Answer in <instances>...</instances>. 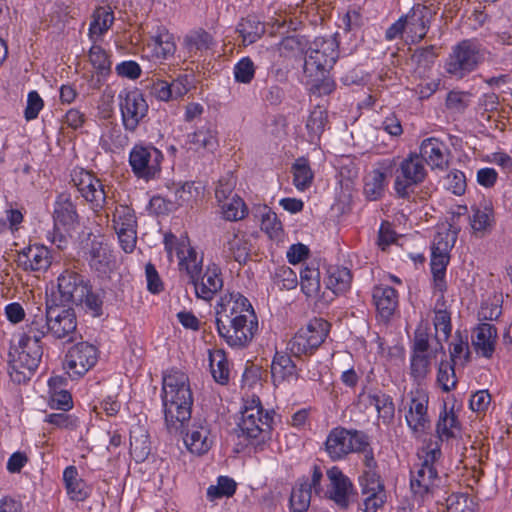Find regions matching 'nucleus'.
I'll use <instances>...</instances> for the list:
<instances>
[{
    "label": "nucleus",
    "instance_id": "obj_23",
    "mask_svg": "<svg viewBox=\"0 0 512 512\" xmlns=\"http://www.w3.org/2000/svg\"><path fill=\"white\" fill-rule=\"evenodd\" d=\"M402 17L405 19L406 30L412 42H420L423 40L430 28L432 18V15H429L428 6L422 3H416L408 13L402 15Z\"/></svg>",
    "mask_w": 512,
    "mask_h": 512
},
{
    "label": "nucleus",
    "instance_id": "obj_49",
    "mask_svg": "<svg viewBox=\"0 0 512 512\" xmlns=\"http://www.w3.org/2000/svg\"><path fill=\"white\" fill-rule=\"evenodd\" d=\"M89 61L98 76L106 77L111 72V61L107 52L99 45H93L89 51Z\"/></svg>",
    "mask_w": 512,
    "mask_h": 512
},
{
    "label": "nucleus",
    "instance_id": "obj_35",
    "mask_svg": "<svg viewBox=\"0 0 512 512\" xmlns=\"http://www.w3.org/2000/svg\"><path fill=\"white\" fill-rule=\"evenodd\" d=\"M249 246L244 236L235 233L227 232L224 236V243L222 247V256L226 260H235L239 263L245 262L248 257Z\"/></svg>",
    "mask_w": 512,
    "mask_h": 512
},
{
    "label": "nucleus",
    "instance_id": "obj_28",
    "mask_svg": "<svg viewBox=\"0 0 512 512\" xmlns=\"http://www.w3.org/2000/svg\"><path fill=\"white\" fill-rule=\"evenodd\" d=\"M47 306L49 305L47 304ZM48 334H50L48 307H46V311H43L40 307H36L34 313H29L26 330L23 332L20 339L40 344L41 339Z\"/></svg>",
    "mask_w": 512,
    "mask_h": 512
},
{
    "label": "nucleus",
    "instance_id": "obj_11",
    "mask_svg": "<svg viewBox=\"0 0 512 512\" xmlns=\"http://www.w3.org/2000/svg\"><path fill=\"white\" fill-rule=\"evenodd\" d=\"M329 333V323L322 318L311 319L289 341L287 349L295 357L312 355Z\"/></svg>",
    "mask_w": 512,
    "mask_h": 512
},
{
    "label": "nucleus",
    "instance_id": "obj_3",
    "mask_svg": "<svg viewBox=\"0 0 512 512\" xmlns=\"http://www.w3.org/2000/svg\"><path fill=\"white\" fill-rule=\"evenodd\" d=\"M273 412L264 410L260 398L256 395L243 399L241 419L238 422L239 437H243L256 448L270 439Z\"/></svg>",
    "mask_w": 512,
    "mask_h": 512
},
{
    "label": "nucleus",
    "instance_id": "obj_10",
    "mask_svg": "<svg viewBox=\"0 0 512 512\" xmlns=\"http://www.w3.org/2000/svg\"><path fill=\"white\" fill-rule=\"evenodd\" d=\"M366 445L365 432L338 426L329 431L324 449L332 461H340L351 453L363 450Z\"/></svg>",
    "mask_w": 512,
    "mask_h": 512
},
{
    "label": "nucleus",
    "instance_id": "obj_6",
    "mask_svg": "<svg viewBox=\"0 0 512 512\" xmlns=\"http://www.w3.org/2000/svg\"><path fill=\"white\" fill-rule=\"evenodd\" d=\"M485 48L476 39H464L452 46L445 62V71L455 79H462L475 71L484 59Z\"/></svg>",
    "mask_w": 512,
    "mask_h": 512
},
{
    "label": "nucleus",
    "instance_id": "obj_20",
    "mask_svg": "<svg viewBox=\"0 0 512 512\" xmlns=\"http://www.w3.org/2000/svg\"><path fill=\"white\" fill-rule=\"evenodd\" d=\"M194 287L197 298L211 301L223 288V276L221 268L216 263H210L205 270L190 282Z\"/></svg>",
    "mask_w": 512,
    "mask_h": 512
},
{
    "label": "nucleus",
    "instance_id": "obj_16",
    "mask_svg": "<svg viewBox=\"0 0 512 512\" xmlns=\"http://www.w3.org/2000/svg\"><path fill=\"white\" fill-rule=\"evenodd\" d=\"M71 182L93 211L100 212L104 209L107 192L102 180L84 169H74L71 173Z\"/></svg>",
    "mask_w": 512,
    "mask_h": 512
},
{
    "label": "nucleus",
    "instance_id": "obj_48",
    "mask_svg": "<svg viewBox=\"0 0 512 512\" xmlns=\"http://www.w3.org/2000/svg\"><path fill=\"white\" fill-rule=\"evenodd\" d=\"M219 205L223 218L228 221L241 220L247 214V207L238 195H233L231 199L223 201Z\"/></svg>",
    "mask_w": 512,
    "mask_h": 512
},
{
    "label": "nucleus",
    "instance_id": "obj_32",
    "mask_svg": "<svg viewBox=\"0 0 512 512\" xmlns=\"http://www.w3.org/2000/svg\"><path fill=\"white\" fill-rule=\"evenodd\" d=\"M178 269L185 274L188 283L195 279L203 270V255L199 254L190 244L182 245L178 252Z\"/></svg>",
    "mask_w": 512,
    "mask_h": 512
},
{
    "label": "nucleus",
    "instance_id": "obj_7",
    "mask_svg": "<svg viewBox=\"0 0 512 512\" xmlns=\"http://www.w3.org/2000/svg\"><path fill=\"white\" fill-rule=\"evenodd\" d=\"M339 57L338 42L334 37H317L306 51L303 72L307 78L324 76Z\"/></svg>",
    "mask_w": 512,
    "mask_h": 512
},
{
    "label": "nucleus",
    "instance_id": "obj_58",
    "mask_svg": "<svg viewBox=\"0 0 512 512\" xmlns=\"http://www.w3.org/2000/svg\"><path fill=\"white\" fill-rule=\"evenodd\" d=\"M236 186V179L232 173L221 177L215 189V197L218 203L231 199Z\"/></svg>",
    "mask_w": 512,
    "mask_h": 512
},
{
    "label": "nucleus",
    "instance_id": "obj_24",
    "mask_svg": "<svg viewBox=\"0 0 512 512\" xmlns=\"http://www.w3.org/2000/svg\"><path fill=\"white\" fill-rule=\"evenodd\" d=\"M326 474L329 480V487L325 495L339 507L347 508L349 505V495L353 490L350 479L337 466L328 469Z\"/></svg>",
    "mask_w": 512,
    "mask_h": 512
},
{
    "label": "nucleus",
    "instance_id": "obj_55",
    "mask_svg": "<svg viewBox=\"0 0 512 512\" xmlns=\"http://www.w3.org/2000/svg\"><path fill=\"white\" fill-rule=\"evenodd\" d=\"M210 369L214 380L220 384H226L229 380V367L225 356L217 352L210 356Z\"/></svg>",
    "mask_w": 512,
    "mask_h": 512
},
{
    "label": "nucleus",
    "instance_id": "obj_62",
    "mask_svg": "<svg viewBox=\"0 0 512 512\" xmlns=\"http://www.w3.org/2000/svg\"><path fill=\"white\" fill-rule=\"evenodd\" d=\"M446 187L455 195H462L466 190V178L462 171L452 170L446 176Z\"/></svg>",
    "mask_w": 512,
    "mask_h": 512
},
{
    "label": "nucleus",
    "instance_id": "obj_4",
    "mask_svg": "<svg viewBox=\"0 0 512 512\" xmlns=\"http://www.w3.org/2000/svg\"><path fill=\"white\" fill-rule=\"evenodd\" d=\"M58 291L62 303H72L84 307L92 316L102 315L103 296L93 291L85 277L76 271L66 269L58 277Z\"/></svg>",
    "mask_w": 512,
    "mask_h": 512
},
{
    "label": "nucleus",
    "instance_id": "obj_64",
    "mask_svg": "<svg viewBox=\"0 0 512 512\" xmlns=\"http://www.w3.org/2000/svg\"><path fill=\"white\" fill-rule=\"evenodd\" d=\"M437 57L436 47L429 45L427 47L418 48L412 55V60L423 67L430 66Z\"/></svg>",
    "mask_w": 512,
    "mask_h": 512
},
{
    "label": "nucleus",
    "instance_id": "obj_12",
    "mask_svg": "<svg viewBox=\"0 0 512 512\" xmlns=\"http://www.w3.org/2000/svg\"><path fill=\"white\" fill-rule=\"evenodd\" d=\"M428 403V393L420 387L411 390L407 394V400L402 403L406 423L416 437L423 436L431 428Z\"/></svg>",
    "mask_w": 512,
    "mask_h": 512
},
{
    "label": "nucleus",
    "instance_id": "obj_54",
    "mask_svg": "<svg viewBox=\"0 0 512 512\" xmlns=\"http://www.w3.org/2000/svg\"><path fill=\"white\" fill-rule=\"evenodd\" d=\"M273 282L281 290H291L297 286L298 278L295 271L283 265L276 268L273 275Z\"/></svg>",
    "mask_w": 512,
    "mask_h": 512
},
{
    "label": "nucleus",
    "instance_id": "obj_25",
    "mask_svg": "<svg viewBox=\"0 0 512 512\" xmlns=\"http://www.w3.org/2000/svg\"><path fill=\"white\" fill-rule=\"evenodd\" d=\"M211 426L206 420L195 421L184 438L189 451L196 455H203L209 451L213 444Z\"/></svg>",
    "mask_w": 512,
    "mask_h": 512
},
{
    "label": "nucleus",
    "instance_id": "obj_45",
    "mask_svg": "<svg viewBox=\"0 0 512 512\" xmlns=\"http://www.w3.org/2000/svg\"><path fill=\"white\" fill-rule=\"evenodd\" d=\"M89 27V36H102L114 21L113 12L109 7H98L95 9Z\"/></svg>",
    "mask_w": 512,
    "mask_h": 512
},
{
    "label": "nucleus",
    "instance_id": "obj_39",
    "mask_svg": "<svg viewBox=\"0 0 512 512\" xmlns=\"http://www.w3.org/2000/svg\"><path fill=\"white\" fill-rule=\"evenodd\" d=\"M438 299L437 305H439ZM444 298L442 299V301ZM444 302L442 303L441 307L436 306L434 313V327L436 331L435 339H436V346L439 347L440 351H443L442 341H447L450 337L452 325H451V316L450 313L443 308Z\"/></svg>",
    "mask_w": 512,
    "mask_h": 512
},
{
    "label": "nucleus",
    "instance_id": "obj_43",
    "mask_svg": "<svg viewBox=\"0 0 512 512\" xmlns=\"http://www.w3.org/2000/svg\"><path fill=\"white\" fill-rule=\"evenodd\" d=\"M237 31L242 37L243 44L250 45L258 41L265 33V27L256 17L249 16L237 26Z\"/></svg>",
    "mask_w": 512,
    "mask_h": 512
},
{
    "label": "nucleus",
    "instance_id": "obj_47",
    "mask_svg": "<svg viewBox=\"0 0 512 512\" xmlns=\"http://www.w3.org/2000/svg\"><path fill=\"white\" fill-rule=\"evenodd\" d=\"M293 183L298 190L308 188L313 180V172L309 166L308 160L298 158L292 166Z\"/></svg>",
    "mask_w": 512,
    "mask_h": 512
},
{
    "label": "nucleus",
    "instance_id": "obj_2",
    "mask_svg": "<svg viewBox=\"0 0 512 512\" xmlns=\"http://www.w3.org/2000/svg\"><path fill=\"white\" fill-rule=\"evenodd\" d=\"M161 401L168 432L182 433L185 423L191 418L194 401L186 373L175 368L163 373Z\"/></svg>",
    "mask_w": 512,
    "mask_h": 512
},
{
    "label": "nucleus",
    "instance_id": "obj_13",
    "mask_svg": "<svg viewBox=\"0 0 512 512\" xmlns=\"http://www.w3.org/2000/svg\"><path fill=\"white\" fill-rule=\"evenodd\" d=\"M454 245V239L451 234L439 232L434 236L431 247V273L433 275V286L440 293L441 299L444 298V292L447 289L445 280L446 269L450 261V250Z\"/></svg>",
    "mask_w": 512,
    "mask_h": 512
},
{
    "label": "nucleus",
    "instance_id": "obj_63",
    "mask_svg": "<svg viewBox=\"0 0 512 512\" xmlns=\"http://www.w3.org/2000/svg\"><path fill=\"white\" fill-rule=\"evenodd\" d=\"M313 83L311 84L310 91L317 96H324L331 94L335 88L336 83L330 77L318 76L317 78H309Z\"/></svg>",
    "mask_w": 512,
    "mask_h": 512
},
{
    "label": "nucleus",
    "instance_id": "obj_22",
    "mask_svg": "<svg viewBox=\"0 0 512 512\" xmlns=\"http://www.w3.org/2000/svg\"><path fill=\"white\" fill-rule=\"evenodd\" d=\"M495 223L494 208L490 200L483 198L471 206L469 225L475 237L482 238L489 234Z\"/></svg>",
    "mask_w": 512,
    "mask_h": 512
},
{
    "label": "nucleus",
    "instance_id": "obj_50",
    "mask_svg": "<svg viewBox=\"0 0 512 512\" xmlns=\"http://www.w3.org/2000/svg\"><path fill=\"white\" fill-rule=\"evenodd\" d=\"M63 481L67 493L72 499H83L85 493L83 492V481L78 478V471L75 466H68L63 472Z\"/></svg>",
    "mask_w": 512,
    "mask_h": 512
},
{
    "label": "nucleus",
    "instance_id": "obj_38",
    "mask_svg": "<svg viewBox=\"0 0 512 512\" xmlns=\"http://www.w3.org/2000/svg\"><path fill=\"white\" fill-rule=\"evenodd\" d=\"M352 275L345 267L331 266L327 270L326 287L334 294L346 292L351 285Z\"/></svg>",
    "mask_w": 512,
    "mask_h": 512
},
{
    "label": "nucleus",
    "instance_id": "obj_15",
    "mask_svg": "<svg viewBox=\"0 0 512 512\" xmlns=\"http://www.w3.org/2000/svg\"><path fill=\"white\" fill-rule=\"evenodd\" d=\"M439 347H433L426 331L417 329L410 356V375L420 384L429 374L431 359L436 357Z\"/></svg>",
    "mask_w": 512,
    "mask_h": 512
},
{
    "label": "nucleus",
    "instance_id": "obj_21",
    "mask_svg": "<svg viewBox=\"0 0 512 512\" xmlns=\"http://www.w3.org/2000/svg\"><path fill=\"white\" fill-rule=\"evenodd\" d=\"M395 168V159H383L377 163V167L370 171L364 180V194L367 199L375 201L380 199L387 186V177Z\"/></svg>",
    "mask_w": 512,
    "mask_h": 512
},
{
    "label": "nucleus",
    "instance_id": "obj_18",
    "mask_svg": "<svg viewBox=\"0 0 512 512\" xmlns=\"http://www.w3.org/2000/svg\"><path fill=\"white\" fill-rule=\"evenodd\" d=\"M48 318L50 335L55 339H61L65 342H74L81 337L77 331V319L72 308L49 305Z\"/></svg>",
    "mask_w": 512,
    "mask_h": 512
},
{
    "label": "nucleus",
    "instance_id": "obj_60",
    "mask_svg": "<svg viewBox=\"0 0 512 512\" xmlns=\"http://www.w3.org/2000/svg\"><path fill=\"white\" fill-rule=\"evenodd\" d=\"M362 494L384 491L378 471H363L359 478Z\"/></svg>",
    "mask_w": 512,
    "mask_h": 512
},
{
    "label": "nucleus",
    "instance_id": "obj_53",
    "mask_svg": "<svg viewBox=\"0 0 512 512\" xmlns=\"http://www.w3.org/2000/svg\"><path fill=\"white\" fill-rule=\"evenodd\" d=\"M437 383L444 392H449L456 387L457 378L454 364L447 361H441L437 372Z\"/></svg>",
    "mask_w": 512,
    "mask_h": 512
},
{
    "label": "nucleus",
    "instance_id": "obj_51",
    "mask_svg": "<svg viewBox=\"0 0 512 512\" xmlns=\"http://www.w3.org/2000/svg\"><path fill=\"white\" fill-rule=\"evenodd\" d=\"M187 50L191 52H197L207 50L213 43L212 36L203 29H198L189 33L184 39Z\"/></svg>",
    "mask_w": 512,
    "mask_h": 512
},
{
    "label": "nucleus",
    "instance_id": "obj_31",
    "mask_svg": "<svg viewBox=\"0 0 512 512\" xmlns=\"http://www.w3.org/2000/svg\"><path fill=\"white\" fill-rule=\"evenodd\" d=\"M87 255L91 269L101 274L111 271L114 259L107 244L97 239L92 240Z\"/></svg>",
    "mask_w": 512,
    "mask_h": 512
},
{
    "label": "nucleus",
    "instance_id": "obj_26",
    "mask_svg": "<svg viewBox=\"0 0 512 512\" xmlns=\"http://www.w3.org/2000/svg\"><path fill=\"white\" fill-rule=\"evenodd\" d=\"M419 157L431 169L445 170L448 167L449 151L444 142L437 138L430 137L422 141L419 150Z\"/></svg>",
    "mask_w": 512,
    "mask_h": 512
},
{
    "label": "nucleus",
    "instance_id": "obj_29",
    "mask_svg": "<svg viewBox=\"0 0 512 512\" xmlns=\"http://www.w3.org/2000/svg\"><path fill=\"white\" fill-rule=\"evenodd\" d=\"M19 264L26 271H45L51 265V254L43 245L25 248L19 255Z\"/></svg>",
    "mask_w": 512,
    "mask_h": 512
},
{
    "label": "nucleus",
    "instance_id": "obj_33",
    "mask_svg": "<svg viewBox=\"0 0 512 512\" xmlns=\"http://www.w3.org/2000/svg\"><path fill=\"white\" fill-rule=\"evenodd\" d=\"M497 330L490 323L479 324L472 336V344L483 357L490 358L495 350Z\"/></svg>",
    "mask_w": 512,
    "mask_h": 512
},
{
    "label": "nucleus",
    "instance_id": "obj_37",
    "mask_svg": "<svg viewBox=\"0 0 512 512\" xmlns=\"http://www.w3.org/2000/svg\"><path fill=\"white\" fill-rule=\"evenodd\" d=\"M151 56L156 60H165L172 57L176 51L174 37L166 30H159L147 45Z\"/></svg>",
    "mask_w": 512,
    "mask_h": 512
},
{
    "label": "nucleus",
    "instance_id": "obj_41",
    "mask_svg": "<svg viewBox=\"0 0 512 512\" xmlns=\"http://www.w3.org/2000/svg\"><path fill=\"white\" fill-rule=\"evenodd\" d=\"M368 403L375 407L378 412L379 419L384 424H390L395 415V406L391 396L383 392L370 393L367 396Z\"/></svg>",
    "mask_w": 512,
    "mask_h": 512
},
{
    "label": "nucleus",
    "instance_id": "obj_8",
    "mask_svg": "<svg viewBox=\"0 0 512 512\" xmlns=\"http://www.w3.org/2000/svg\"><path fill=\"white\" fill-rule=\"evenodd\" d=\"M20 350H10L8 356V373L14 383H26L39 366L43 349L36 342L19 339Z\"/></svg>",
    "mask_w": 512,
    "mask_h": 512
},
{
    "label": "nucleus",
    "instance_id": "obj_61",
    "mask_svg": "<svg viewBox=\"0 0 512 512\" xmlns=\"http://www.w3.org/2000/svg\"><path fill=\"white\" fill-rule=\"evenodd\" d=\"M136 228L137 227L114 228L115 232L118 235L120 245L126 253H131L136 246V242H137Z\"/></svg>",
    "mask_w": 512,
    "mask_h": 512
},
{
    "label": "nucleus",
    "instance_id": "obj_14",
    "mask_svg": "<svg viewBox=\"0 0 512 512\" xmlns=\"http://www.w3.org/2000/svg\"><path fill=\"white\" fill-rule=\"evenodd\" d=\"M121 120L126 131L135 132L148 114V104L140 90L123 89L118 94Z\"/></svg>",
    "mask_w": 512,
    "mask_h": 512
},
{
    "label": "nucleus",
    "instance_id": "obj_27",
    "mask_svg": "<svg viewBox=\"0 0 512 512\" xmlns=\"http://www.w3.org/2000/svg\"><path fill=\"white\" fill-rule=\"evenodd\" d=\"M78 219L79 216L71 195L66 192L59 194L56 198L53 211L55 226L62 227L65 231H69L78 223Z\"/></svg>",
    "mask_w": 512,
    "mask_h": 512
},
{
    "label": "nucleus",
    "instance_id": "obj_17",
    "mask_svg": "<svg viewBox=\"0 0 512 512\" xmlns=\"http://www.w3.org/2000/svg\"><path fill=\"white\" fill-rule=\"evenodd\" d=\"M162 152L152 145H135L129 154V164L138 178L152 179L160 172Z\"/></svg>",
    "mask_w": 512,
    "mask_h": 512
},
{
    "label": "nucleus",
    "instance_id": "obj_5",
    "mask_svg": "<svg viewBox=\"0 0 512 512\" xmlns=\"http://www.w3.org/2000/svg\"><path fill=\"white\" fill-rule=\"evenodd\" d=\"M422 453L424 455L420 456L421 462L411 470L410 487L415 496L425 500L440 482L434 464L441 457V449L438 442L429 443Z\"/></svg>",
    "mask_w": 512,
    "mask_h": 512
},
{
    "label": "nucleus",
    "instance_id": "obj_34",
    "mask_svg": "<svg viewBox=\"0 0 512 512\" xmlns=\"http://www.w3.org/2000/svg\"><path fill=\"white\" fill-rule=\"evenodd\" d=\"M187 145L189 150L198 153L214 152L218 147L216 131L210 126L200 127L188 134Z\"/></svg>",
    "mask_w": 512,
    "mask_h": 512
},
{
    "label": "nucleus",
    "instance_id": "obj_46",
    "mask_svg": "<svg viewBox=\"0 0 512 512\" xmlns=\"http://www.w3.org/2000/svg\"><path fill=\"white\" fill-rule=\"evenodd\" d=\"M311 502V491L309 490L308 480L300 482L292 489L290 496L291 512H306Z\"/></svg>",
    "mask_w": 512,
    "mask_h": 512
},
{
    "label": "nucleus",
    "instance_id": "obj_40",
    "mask_svg": "<svg viewBox=\"0 0 512 512\" xmlns=\"http://www.w3.org/2000/svg\"><path fill=\"white\" fill-rule=\"evenodd\" d=\"M460 431V423L453 408L447 410L446 404H444L443 411L440 412L439 419L436 425V432L441 441L444 439L448 440L456 436V433Z\"/></svg>",
    "mask_w": 512,
    "mask_h": 512
},
{
    "label": "nucleus",
    "instance_id": "obj_19",
    "mask_svg": "<svg viewBox=\"0 0 512 512\" xmlns=\"http://www.w3.org/2000/svg\"><path fill=\"white\" fill-rule=\"evenodd\" d=\"M98 360L97 348L87 342H79L72 346L64 361V367L72 378H78L86 374L95 366Z\"/></svg>",
    "mask_w": 512,
    "mask_h": 512
},
{
    "label": "nucleus",
    "instance_id": "obj_36",
    "mask_svg": "<svg viewBox=\"0 0 512 512\" xmlns=\"http://www.w3.org/2000/svg\"><path fill=\"white\" fill-rule=\"evenodd\" d=\"M373 300L377 311L383 317L388 319L395 311L398 305L397 291L387 285L376 286L373 290Z\"/></svg>",
    "mask_w": 512,
    "mask_h": 512
},
{
    "label": "nucleus",
    "instance_id": "obj_59",
    "mask_svg": "<svg viewBox=\"0 0 512 512\" xmlns=\"http://www.w3.org/2000/svg\"><path fill=\"white\" fill-rule=\"evenodd\" d=\"M447 512H475V503L467 495L453 494L447 499Z\"/></svg>",
    "mask_w": 512,
    "mask_h": 512
},
{
    "label": "nucleus",
    "instance_id": "obj_44",
    "mask_svg": "<svg viewBox=\"0 0 512 512\" xmlns=\"http://www.w3.org/2000/svg\"><path fill=\"white\" fill-rule=\"evenodd\" d=\"M300 285L308 297H316L320 291V271L315 264L305 266L300 270Z\"/></svg>",
    "mask_w": 512,
    "mask_h": 512
},
{
    "label": "nucleus",
    "instance_id": "obj_57",
    "mask_svg": "<svg viewBox=\"0 0 512 512\" xmlns=\"http://www.w3.org/2000/svg\"><path fill=\"white\" fill-rule=\"evenodd\" d=\"M255 75V66L249 57H244L239 60L234 66V77L239 83L248 84L252 81Z\"/></svg>",
    "mask_w": 512,
    "mask_h": 512
},
{
    "label": "nucleus",
    "instance_id": "obj_56",
    "mask_svg": "<svg viewBox=\"0 0 512 512\" xmlns=\"http://www.w3.org/2000/svg\"><path fill=\"white\" fill-rule=\"evenodd\" d=\"M113 227H137V220L134 210L126 205H120L116 207L113 214Z\"/></svg>",
    "mask_w": 512,
    "mask_h": 512
},
{
    "label": "nucleus",
    "instance_id": "obj_52",
    "mask_svg": "<svg viewBox=\"0 0 512 512\" xmlns=\"http://www.w3.org/2000/svg\"><path fill=\"white\" fill-rule=\"evenodd\" d=\"M199 194L200 189L195 186L194 182H185L170 191L171 200L179 206L189 204L196 199Z\"/></svg>",
    "mask_w": 512,
    "mask_h": 512
},
{
    "label": "nucleus",
    "instance_id": "obj_1",
    "mask_svg": "<svg viewBox=\"0 0 512 512\" xmlns=\"http://www.w3.org/2000/svg\"><path fill=\"white\" fill-rule=\"evenodd\" d=\"M218 335L234 349L247 347L258 331V319L249 300L239 292L226 293L216 307Z\"/></svg>",
    "mask_w": 512,
    "mask_h": 512
},
{
    "label": "nucleus",
    "instance_id": "obj_42",
    "mask_svg": "<svg viewBox=\"0 0 512 512\" xmlns=\"http://www.w3.org/2000/svg\"><path fill=\"white\" fill-rule=\"evenodd\" d=\"M328 125V113L327 111L316 106L309 114L306 129L308 131L309 140L311 143H315L320 139V136L325 131Z\"/></svg>",
    "mask_w": 512,
    "mask_h": 512
},
{
    "label": "nucleus",
    "instance_id": "obj_30",
    "mask_svg": "<svg viewBox=\"0 0 512 512\" xmlns=\"http://www.w3.org/2000/svg\"><path fill=\"white\" fill-rule=\"evenodd\" d=\"M298 376L296 364L291 357L285 352H276L271 363V377L274 385L296 381Z\"/></svg>",
    "mask_w": 512,
    "mask_h": 512
},
{
    "label": "nucleus",
    "instance_id": "obj_9",
    "mask_svg": "<svg viewBox=\"0 0 512 512\" xmlns=\"http://www.w3.org/2000/svg\"><path fill=\"white\" fill-rule=\"evenodd\" d=\"M394 171V191L397 197L409 199L415 189L424 182L427 170L417 153L402 159Z\"/></svg>",
    "mask_w": 512,
    "mask_h": 512
}]
</instances>
